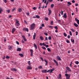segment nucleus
<instances>
[{
  "instance_id": "f257e3e1",
  "label": "nucleus",
  "mask_w": 79,
  "mask_h": 79,
  "mask_svg": "<svg viewBox=\"0 0 79 79\" xmlns=\"http://www.w3.org/2000/svg\"><path fill=\"white\" fill-rule=\"evenodd\" d=\"M35 23H32L30 25V30H31V31H32V30H34V29H35Z\"/></svg>"
},
{
  "instance_id": "f03ea898",
  "label": "nucleus",
  "mask_w": 79,
  "mask_h": 79,
  "mask_svg": "<svg viewBox=\"0 0 79 79\" xmlns=\"http://www.w3.org/2000/svg\"><path fill=\"white\" fill-rule=\"evenodd\" d=\"M65 76L66 77V79H70V76L71 75L70 74H68L66 73L65 74Z\"/></svg>"
},
{
  "instance_id": "7ed1b4c3",
  "label": "nucleus",
  "mask_w": 79,
  "mask_h": 79,
  "mask_svg": "<svg viewBox=\"0 0 79 79\" xmlns=\"http://www.w3.org/2000/svg\"><path fill=\"white\" fill-rule=\"evenodd\" d=\"M52 69H51L50 70L47 71V73H49V72H50V73H52V72L53 71L55 70V69H54V68H53Z\"/></svg>"
},
{
  "instance_id": "20e7f679",
  "label": "nucleus",
  "mask_w": 79,
  "mask_h": 79,
  "mask_svg": "<svg viewBox=\"0 0 79 79\" xmlns=\"http://www.w3.org/2000/svg\"><path fill=\"white\" fill-rule=\"evenodd\" d=\"M48 11H49V13H48V16H49L52 13V10H51L50 9L48 8Z\"/></svg>"
},
{
  "instance_id": "39448f33",
  "label": "nucleus",
  "mask_w": 79,
  "mask_h": 79,
  "mask_svg": "<svg viewBox=\"0 0 79 79\" xmlns=\"http://www.w3.org/2000/svg\"><path fill=\"white\" fill-rule=\"evenodd\" d=\"M66 70H67V71H68L69 72H70V71H71V70L70 69V68H69L67 66L66 67Z\"/></svg>"
},
{
  "instance_id": "423d86ee",
  "label": "nucleus",
  "mask_w": 79,
  "mask_h": 79,
  "mask_svg": "<svg viewBox=\"0 0 79 79\" xmlns=\"http://www.w3.org/2000/svg\"><path fill=\"white\" fill-rule=\"evenodd\" d=\"M23 30L25 31H27V32L29 31V29H28L27 28H23Z\"/></svg>"
},
{
  "instance_id": "0eeeda50",
  "label": "nucleus",
  "mask_w": 79,
  "mask_h": 79,
  "mask_svg": "<svg viewBox=\"0 0 79 79\" xmlns=\"http://www.w3.org/2000/svg\"><path fill=\"white\" fill-rule=\"evenodd\" d=\"M62 17L63 18H67V15H66V13H64V15L62 16Z\"/></svg>"
},
{
  "instance_id": "6e6552de",
  "label": "nucleus",
  "mask_w": 79,
  "mask_h": 79,
  "mask_svg": "<svg viewBox=\"0 0 79 79\" xmlns=\"http://www.w3.org/2000/svg\"><path fill=\"white\" fill-rule=\"evenodd\" d=\"M15 26L17 27L18 26H20V23L19 22L16 23L15 24Z\"/></svg>"
},
{
  "instance_id": "1a4fd4ad",
  "label": "nucleus",
  "mask_w": 79,
  "mask_h": 79,
  "mask_svg": "<svg viewBox=\"0 0 79 79\" xmlns=\"http://www.w3.org/2000/svg\"><path fill=\"white\" fill-rule=\"evenodd\" d=\"M56 58L58 60H61V58H60V56H56Z\"/></svg>"
},
{
  "instance_id": "9d476101",
  "label": "nucleus",
  "mask_w": 79,
  "mask_h": 79,
  "mask_svg": "<svg viewBox=\"0 0 79 79\" xmlns=\"http://www.w3.org/2000/svg\"><path fill=\"white\" fill-rule=\"evenodd\" d=\"M8 49L9 50H13V46H9Z\"/></svg>"
},
{
  "instance_id": "9b49d317",
  "label": "nucleus",
  "mask_w": 79,
  "mask_h": 79,
  "mask_svg": "<svg viewBox=\"0 0 79 79\" xmlns=\"http://www.w3.org/2000/svg\"><path fill=\"white\" fill-rule=\"evenodd\" d=\"M22 37L23 38L24 40V41H26L27 40L26 39V37L24 35H22Z\"/></svg>"
},
{
  "instance_id": "f8f14e48",
  "label": "nucleus",
  "mask_w": 79,
  "mask_h": 79,
  "mask_svg": "<svg viewBox=\"0 0 79 79\" xmlns=\"http://www.w3.org/2000/svg\"><path fill=\"white\" fill-rule=\"evenodd\" d=\"M58 79H62V77H61V74H60L59 75Z\"/></svg>"
},
{
  "instance_id": "ddd939ff",
  "label": "nucleus",
  "mask_w": 79,
  "mask_h": 79,
  "mask_svg": "<svg viewBox=\"0 0 79 79\" xmlns=\"http://www.w3.org/2000/svg\"><path fill=\"white\" fill-rule=\"evenodd\" d=\"M35 35H36V33H34V35L33 36V40H35Z\"/></svg>"
},
{
  "instance_id": "4468645a",
  "label": "nucleus",
  "mask_w": 79,
  "mask_h": 79,
  "mask_svg": "<svg viewBox=\"0 0 79 79\" xmlns=\"http://www.w3.org/2000/svg\"><path fill=\"white\" fill-rule=\"evenodd\" d=\"M40 38L41 40H44V38L42 36H41L40 37Z\"/></svg>"
},
{
  "instance_id": "2eb2a0df",
  "label": "nucleus",
  "mask_w": 79,
  "mask_h": 79,
  "mask_svg": "<svg viewBox=\"0 0 79 79\" xmlns=\"http://www.w3.org/2000/svg\"><path fill=\"white\" fill-rule=\"evenodd\" d=\"M75 19L76 21L77 22L78 24H79V20L78 19H77L76 18H75Z\"/></svg>"
},
{
  "instance_id": "dca6fc26",
  "label": "nucleus",
  "mask_w": 79,
  "mask_h": 79,
  "mask_svg": "<svg viewBox=\"0 0 79 79\" xmlns=\"http://www.w3.org/2000/svg\"><path fill=\"white\" fill-rule=\"evenodd\" d=\"M32 68L31 66H28L27 67V69H32Z\"/></svg>"
},
{
  "instance_id": "f3484780",
  "label": "nucleus",
  "mask_w": 79,
  "mask_h": 79,
  "mask_svg": "<svg viewBox=\"0 0 79 79\" xmlns=\"http://www.w3.org/2000/svg\"><path fill=\"white\" fill-rule=\"evenodd\" d=\"M3 11V9L1 7H0V14H2V12Z\"/></svg>"
},
{
  "instance_id": "a211bd4d",
  "label": "nucleus",
  "mask_w": 79,
  "mask_h": 79,
  "mask_svg": "<svg viewBox=\"0 0 79 79\" xmlns=\"http://www.w3.org/2000/svg\"><path fill=\"white\" fill-rule=\"evenodd\" d=\"M42 72L44 73H47V70L45 69L44 70H42Z\"/></svg>"
},
{
  "instance_id": "6ab92c4d",
  "label": "nucleus",
  "mask_w": 79,
  "mask_h": 79,
  "mask_svg": "<svg viewBox=\"0 0 79 79\" xmlns=\"http://www.w3.org/2000/svg\"><path fill=\"white\" fill-rule=\"evenodd\" d=\"M17 52H21V49L20 48H19L17 50Z\"/></svg>"
},
{
  "instance_id": "aec40b11",
  "label": "nucleus",
  "mask_w": 79,
  "mask_h": 79,
  "mask_svg": "<svg viewBox=\"0 0 79 79\" xmlns=\"http://www.w3.org/2000/svg\"><path fill=\"white\" fill-rule=\"evenodd\" d=\"M15 31H16V29H15V28H13L12 30V33H14V32H15Z\"/></svg>"
},
{
  "instance_id": "412c9836",
  "label": "nucleus",
  "mask_w": 79,
  "mask_h": 79,
  "mask_svg": "<svg viewBox=\"0 0 79 79\" xmlns=\"http://www.w3.org/2000/svg\"><path fill=\"white\" fill-rule=\"evenodd\" d=\"M53 61L55 63H56V65H58V62L56 61V60H55L54 59Z\"/></svg>"
},
{
  "instance_id": "4be33fe9",
  "label": "nucleus",
  "mask_w": 79,
  "mask_h": 79,
  "mask_svg": "<svg viewBox=\"0 0 79 79\" xmlns=\"http://www.w3.org/2000/svg\"><path fill=\"white\" fill-rule=\"evenodd\" d=\"M73 25L75 26V27H78L79 26V25H78L76 23H74Z\"/></svg>"
},
{
  "instance_id": "5701e85b",
  "label": "nucleus",
  "mask_w": 79,
  "mask_h": 79,
  "mask_svg": "<svg viewBox=\"0 0 79 79\" xmlns=\"http://www.w3.org/2000/svg\"><path fill=\"white\" fill-rule=\"evenodd\" d=\"M12 70L13 71H17V70L16 69H15V68L12 69Z\"/></svg>"
},
{
  "instance_id": "b1692460",
  "label": "nucleus",
  "mask_w": 79,
  "mask_h": 79,
  "mask_svg": "<svg viewBox=\"0 0 79 79\" xmlns=\"http://www.w3.org/2000/svg\"><path fill=\"white\" fill-rule=\"evenodd\" d=\"M71 41L72 43H73V44H74V40L73 39H71Z\"/></svg>"
},
{
  "instance_id": "393cba45",
  "label": "nucleus",
  "mask_w": 79,
  "mask_h": 79,
  "mask_svg": "<svg viewBox=\"0 0 79 79\" xmlns=\"http://www.w3.org/2000/svg\"><path fill=\"white\" fill-rule=\"evenodd\" d=\"M40 59L42 61H44V59H43V58L40 57Z\"/></svg>"
},
{
  "instance_id": "a878e982",
  "label": "nucleus",
  "mask_w": 79,
  "mask_h": 79,
  "mask_svg": "<svg viewBox=\"0 0 79 79\" xmlns=\"http://www.w3.org/2000/svg\"><path fill=\"white\" fill-rule=\"evenodd\" d=\"M19 55L21 57H23L24 56L23 55V54H19Z\"/></svg>"
},
{
  "instance_id": "bb28decb",
  "label": "nucleus",
  "mask_w": 79,
  "mask_h": 79,
  "mask_svg": "<svg viewBox=\"0 0 79 79\" xmlns=\"http://www.w3.org/2000/svg\"><path fill=\"white\" fill-rule=\"evenodd\" d=\"M18 10L19 11V13H20V12H21V11H22V9L21 8H20Z\"/></svg>"
},
{
  "instance_id": "cd10ccee",
  "label": "nucleus",
  "mask_w": 79,
  "mask_h": 79,
  "mask_svg": "<svg viewBox=\"0 0 79 79\" xmlns=\"http://www.w3.org/2000/svg\"><path fill=\"white\" fill-rule=\"evenodd\" d=\"M34 46L35 48L36 49H37V45H36V44L35 43L34 44Z\"/></svg>"
},
{
  "instance_id": "c85d7f7f",
  "label": "nucleus",
  "mask_w": 79,
  "mask_h": 79,
  "mask_svg": "<svg viewBox=\"0 0 79 79\" xmlns=\"http://www.w3.org/2000/svg\"><path fill=\"white\" fill-rule=\"evenodd\" d=\"M64 37H66L67 36V34H66L65 32L64 33Z\"/></svg>"
},
{
  "instance_id": "c756f323",
  "label": "nucleus",
  "mask_w": 79,
  "mask_h": 79,
  "mask_svg": "<svg viewBox=\"0 0 79 79\" xmlns=\"http://www.w3.org/2000/svg\"><path fill=\"white\" fill-rule=\"evenodd\" d=\"M67 4H68V5H72L71 3V2H68Z\"/></svg>"
},
{
  "instance_id": "7c9ffc66",
  "label": "nucleus",
  "mask_w": 79,
  "mask_h": 79,
  "mask_svg": "<svg viewBox=\"0 0 79 79\" xmlns=\"http://www.w3.org/2000/svg\"><path fill=\"white\" fill-rule=\"evenodd\" d=\"M15 21H16L15 23H19V21H18V20L17 19H15Z\"/></svg>"
},
{
  "instance_id": "2f4dec72",
  "label": "nucleus",
  "mask_w": 79,
  "mask_h": 79,
  "mask_svg": "<svg viewBox=\"0 0 79 79\" xmlns=\"http://www.w3.org/2000/svg\"><path fill=\"white\" fill-rule=\"evenodd\" d=\"M27 64H29V66H30L31 65V61H29L27 62Z\"/></svg>"
},
{
  "instance_id": "473e14b6",
  "label": "nucleus",
  "mask_w": 79,
  "mask_h": 79,
  "mask_svg": "<svg viewBox=\"0 0 79 79\" xmlns=\"http://www.w3.org/2000/svg\"><path fill=\"white\" fill-rule=\"evenodd\" d=\"M44 1H45L44 2ZM42 2H43V3H44H44H46L47 2H47V0H43Z\"/></svg>"
},
{
  "instance_id": "72a5a7b5",
  "label": "nucleus",
  "mask_w": 79,
  "mask_h": 79,
  "mask_svg": "<svg viewBox=\"0 0 79 79\" xmlns=\"http://www.w3.org/2000/svg\"><path fill=\"white\" fill-rule=\"evenodd\" d=\"M30 52H31V53H33V52H34V51L32 49L30 50Z\"/></svg>"
},
{
  "instance_id": "f704fd0d",
  "label": "nucleus",
  "mask_w": 79,
  "mask_h": 79,
  "mask_svg": "<svg viewBox=\"0 0 79 79\" xmlns=\"http://www.w3.org/2000/svg\"><path fill=\"white\" fill-rule=\"evenodd\" d=\"M36 17L37 18H38V19H39V18H40V16L38 15H36Z\"/></svg>"
},
{
  "instance_id": "c9c22d12",
  "label": "nucleus",
  "mask_w": 79,
  "mask_h": 79,
  "mask_svg": "<svg viewBox=\"0 0 79 79\" xmlns=\"http://www.w3.org/2000/svg\"><path fill=\"white\" fill-rule=\"evenodd\" d=\"M51 6L52 8H53V7L54 6V4H51Z\"/></svg>"
},
{
  "instance_id": "e433bc0d",
  "label": "nucleus",
  "mask_w": 79,
  "mask_h": 79,
  "mask_svg": "<svg viewBox=\"0 0 79 79\" xmlns=\"http://www.w3.org/2000/svg\"><path fill=\"white\" fill-rule=\"evenodd\" d=\"M69 33L70 35H71V36H72V32L71 31H69Z\"/></svg>"
},
{
  "instance_id": "4c0bfd02",
  "label": "nucleus",
  "mask_w": 79,
  "mask_h": 79,
  "mask_svg": "<svg viewBox=\"0 0 79 79\" xmlns=\"http://www.w3.org/2000/svg\"><path fill=\"white\" fill-rule=\"evenodd\" d=\"M42 48L44 50H45L46 49V48H45V47H44V46H42Z\"/></svg>"
},
{
  "instance_id": "58836bf2",
  "label": "nucleus",
  "mask_w": 79,
  "mask_h": 79,
  "mask_svg": "<svg viewBox=\"0 0 79 79\" xmlns=\"http://www.w3.org/2000/svg\"><path fill=\"white\" fill-rule=\"evenodd\" d=\"M48 40H51V39H52V37H51V36L48 37Z\"/></svg>"
},
{
  "instance_id": "ea45409f",
  "label": "nucleus",
  "mask_w": 79,
  "mask_h": 79,
  "mask_svg": "<svg viewBox=\"0 0 79 79\" xmlns=\"http://www.w3.org/2000/svg\"><path fill=\"white\" fill-rule=\"evenodd\" d=\"M38 68H39V69H42V66H39L38 67Z\"/></svg>"
},
{
  "instance_id": "a19ab883",
  "label": "nucleus",
  "mask_w": 79,
  "mask_h": 79,
  "mask_svg": "<svg viewBox=\"0 0 79 79\" xmlns=\"http://www.w3.org/2000/svg\"><path fill=\"white\" fill-rule=\"evenodd\" d=\"M75 64H79V61H77V62H75Z\"/></svg>"
},
{
  "instance_id": "79ce46f5",
  "label": "nucleus",
  "mask_w": 79,
  "mask_h": 79,
  "mask_svg": "<svg viewBox=\"0 0 79 79\" xmlns=\"http://www.w3.org/2000/svg\"><path fill=\"white\" fill-rule=\"evenodd\" d=\"M71 30L73 32H75V31H74V30L73 29H71Z\"/></svg>"
},
{
  "instance_id": "37998d69",
  "label": "nucleus",
  "mask_w": 79,
  "mask_h": 79,
  "mask_svg": "<svg viewBox=\"0 0 79 79\" xmlns=\"http://www.w3.org/2000/svg\"><path fill=\"white\" fill-rule=\"evenodd\" d=\"M6 58L7 59H9L10 58V57L8 56H6Z\"/></svg>"
},
{
  "instance_id": "c03bdc74",
  "label": "nucleus",
  "mask_w": 79,
  "mask_h": 79,
  "mask_svg": "<svg viewBox=\"0 0 79 79\" xmlns=\"http://www.w3.org/2000/svg\"><path fill=\"white\" fill-rule=\"evenodd\" d=\"M45 19L46 21H48V18L47 17H45Z\"/></svg>"
},
{
  "instance_id": "a18cd8bd",
  "label": "nucleus",
  "mask_w": 79,
  "mask_h": 79,
  "mask_svg": "<svg viewBox=\"0 0 79 79\" xmlns=\"http://www.w3.org/2000/svg\"><path fill=\"white\" fill-rule=\"evenodd\" d=\"M47 49L48 50V52H50V51H51L50 49L49 48H47Z\"/></svg>"
},
{
  "instance_id": "49530a36",
  "label": "nucleus",
  "mask_w": 79,
  "mask_h": 79,
  "mask_svg": "<svg viewBox=\"0 0 79 79\" xmlns=\"http://www.w3.org/2000/svg\"><path fill=\"white\" fill-rule=\"evenodd\" d=\"M44 34L45 35H48V34H47V33H44Z\"/></svg>"
},
{
  "instance_id": "de8ad7c7",
  "label": "nucleus",
  "mask_w": 79,
  "mask_h": 79,
  "mask_svg": "<svg viewBox=\"0 0 79 79\" xmlns=\"http://www.w3.org/2000/svg\"><path fill=\"white\" fill-rule=\"evenodd\" d=\"M24 21L27 25V24H28V23H27V22L26 21L24 20Z\"/></svg>"
},
{
  "instance_id": "09e8293b",
  "label": "nucleus",
  "mask_w": 79,
  "mask_h": 79,
  "mask_svg": "<svg viewBox=\"0 0 79 79\" xmlns=\"http://www.w3.org/2000/svg\"><path fill=\"white\" fill-rule=\"evenodd\" d=\"M51 25H53V21H52L51 22Z\"/></svg>"
},
{
  "instance_id": "8fccbe9b",
  "label": "nucleus",
  "mask_w": 79,
  "mask_h": 79,
  "mask_svg": "<svg viewBox=\"0 0 79 79\" xmlns=\"http://www.w3.org/2000/svg\"><path fill=\"white\" fill-rule=\"evenodd\" d=\"M55 29L56 30H58V27L57 26H56L54 27Z\"/></svg>"
},
{
  "instance_id": "3c124183",
  "label": "nucleus",
  "mask_w": 79,
  "mask_h": 79,
  "mask_svg": "<svg viewBox=\"0 0 79 79\" xmlns=\"http://www.w3.org/2000/svg\"><path fill=\"white\" fill-rule=\"evenodd\" d=\"M42 45L43 46H45L46 45V44H45L44 43H42Z\"/></svg>"
},
{
  "instance_id": "603ef678",
  "label": "nucleus",
  "mask_w": 79,
  "mask_h": 79,
  "mask_svg": "<svg viewBox=\"0 0 79 79\" xmlns=\"http://www.w3.org/2000/svg\"><path fill=\"white\" fill-rule=\"evenodd\" d=\"M7 12H8V13H10V10H7Z\"/></svg>"
},
{
  "instance_id": "864d4df0",
  "label": "nucleus",
  "mask_w": 79,
  "mask_h": 79,
  "mask_svg": "<svg viewBox=\"0 0 79 79\" xmlns=\"http://www.w3.org/2000/svg\"><path fill=\"white\" fill-rule=\"evenodd\" d=\"M76 12L77 13V11H78V10H77V7H76Z\"/></svg>"
},
{
  "instance_id": "5fc2aeb1",
  "label": "nucleus",
  "mask_w": 79,
  "mask_h": 79,
  "mask_svg": "<svg viewBox=\"0 0 79 79\" xmlns=\"http://www.w3.org/2000/svg\"><path fill=\"white\" fill-rule=\"evenodd\" d=\"M66 42L67 43V44H69V41L68 40H66Z\"/></svg>"
},
{
  "instance_id": "6e6d98bb",
  "label": "nucleus",
  "mask_w": 79,
  "mask_h": 79,
  "mask_svg": "<svg viewBox=\"0 0 79 79\" xmlns=\"http://www.w3.org/2000/svg\"><path fill=\"white\" fill-rule=\"evenodd\" d=\"M16 44H17V45H19V43L18 41H16Z\"/></svg>"
},
{
  "instance_id": "4d7b16f0",
  "label": "nucleus",
  "mask_w": 79,
  "mask_h": 79,
  "mask_svg": "<svg viewBox=\"0 0 79 79\" xmlns=\"http://www.w3.org/2000/svg\"><path fill=\"white\" fill-rule=\"evenodd\" d=\"M49 27L50 28H52V29H53V26H49Z\"/></svg>"
},
{
  "instance_id": "13d9d810",
  "label": "nucleus",
  "mask_w": 79,
  "mask_h": 79,
  "mask_svg": "<svg viewBox=\"0 0 79 79\" xmlns=\"http://www.w3.org/2000/svg\"><path fill=\"white\" fill-rule=\"evenodd\" d=\"M15 10H16V9H15V8H14L12 10V12H13V11H15Z\"/></svg>"
},
{
  "instance_id": "bf43d9fd",
  "label": "nucleus",
  "mask_w": 79,
  "mask_h": 79,
  "mask_svg": "<svg viewBox=\"0 0 79 79\" xmlns=\"http://www.w3.org/2000/svg\"><path fill=\"white\" fill-rule=\"evenodd\" d=\"M44 61L46 62V63H48V61H47V60H44Z\"/></svg>"
},
{
  "instance_id": "052dcab7",
  "label": "nucleus",
  "mask_w": 79,
  "mask_h": 79,
  "mask_svg": "<svg viewBox=\"0 0 79 79\" xmlns=\"http://www.w3.org/2000/svg\"><path fill=\"white\" fill-rule=\"evenodd\" d=\"M58 23H59V24H60V23H61V21L60 20H59L58 21Z\"/></svg>"
},
{
  "instance_id": "680f3d73",
  "label": "nucleus",
  "mask_w": 79,
  "mask_h": 79,
  "mask_svg": "<svg viewBox=\"0 0 79 79\" xmlns=\"http://www.w3.org/2000/svg\"><path fill=\"white\" fill-rule=\"evenodd\" d=\"M45 46L46 47V48H48V45H46V44Z\"/></svg>"
},
{
  "instance_id": "e2e57ef3",
  "label": "nucleus",
  "mask_w": 79,
  "mask_h": 79,
  "mask_svg": "<svg viewBox=\"0 0 79 79\" xmlns=\"http://www.w3.org/2000/svg\"><path fill=\"white\" fill-rule=\"evenodd\" d=\"M78 34V32L76 31V35H77Z\"/></svg>"
},
{
  "instance_id": "0e129e2a",
  "label": "nucleus",
  "mask_w": 79,
  "mask_h": 79,
  "mask_svg": "<svg viewBox=\"0 0 79 79\" xmlns=\"http://www.w3.org/2000/svg\"><path fill=\"white\" fill-rule=\"evenodd\" d=\"M68 39H69L70 38V37H71V36H70V35H68Z\"/></svg>"
},
{
  "instance_id": "69168bd1",
  "label": "nucleus",
  "mask_w": 79,
  "mask_h": 79,
  "mask_svg": "<svg viewBox=\"0 0 79 79\" xmlns=\"http://www.w3.org/2000/svg\"><path fill=\"white\" fill-rule=\"evenodd\" d=\"M45 40H48V39L47 38V37H45Z\"/></svg>"
},
{
  "instance_id": "338daca9",
  "label": "nucleus",
  "mask_w": 79,
  "mask_h": 79,
  "mask_svg": "<svg viewBox=\"0 0 79 79\" xmlns=\"http://www.w3.org/2000/svg\"><path fill=\"white\" fill-rule=\"evenodd\" d=\"M22 43H23V44H24V40H22Z\"/></svg>"
},
{
  "instance_id": "774afa93",
  "label": "nucleus",
  "mask_w": 79,
  "mask_h": 79,
  "mask_svg": "<svg viewBox=\"0 0 79 79\" xmlns=\"http://www.w3.org/2000/svg\"><path fill=\"white\" fill-rule=\"evenodd\" d=\"M75 6H78V4L77 3L75 4Z\"/></svg>"
}]
</instances>
